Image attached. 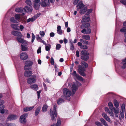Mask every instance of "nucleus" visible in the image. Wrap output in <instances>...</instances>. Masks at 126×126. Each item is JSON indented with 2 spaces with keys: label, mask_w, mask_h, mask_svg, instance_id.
I'll return each instance as SVG.
<instances>
[{
  "label": "nucleus",
  "mask_w": 126,
  "mask_h": 126,
  "mask_svg": "<svg viewBox=\"0 0 126 126\" xmlns=\"http://www.w3.org/2000/svg\"><path fill=\"white\" fill-rule=\"evenodd\" d=\"M16 39L18 42L23 44L21 45L22 51H26L28 50L29 48L27 46L28 44L27 41L20 37H17Z\"/></svg>",
  "instance_id": "nucleus-1"
},
{
  "label": "nucleus",
  "mask_w": 126,
  "mask_h": 126,
  "mask_svg": "<svg viewBox=\"0 0 126 126\" xmlns=\"http://www.w3.org/2000/svg\"><path fill=\"white\" fill-rule=\"evenodd\" d=\"M85 6L82 1H80L77 5V10L79 11L80 10L79 13L81 15L84 14L86 11L87 8Z\"/></svg>",
  "instance_id": "nucleus-2"
},
{
  "label": "nucleus",
  "mask_w": 126,
  "mask_h": 126,
  "mask_svg": "<svg viewBox=\"0 0 126 126\" xmlns=\"http://www.w3.org/2000/svg\"><path fill=\"white\" fill-rule=\"evenodd\" d=\"M57 107L56 105H54L53 107V111L51 109L50 110V113L51 120H54V116L56 117L57 116V114L56 111V108Z\"/></svg>",
  "instance_id": "nucleus-3"
},
{
  "label": "nucleus",
  "mask_w": 126,
  "mask_h": 126,
  "mask_svg": "<svg viewBox=\"0 0 126 126\" xmlns=\"http://www.w3.org/2000/svg\"><path fill=\"white\" fill-rule=\"evenodd\" d=\"M63 94L66 99L68 100L69 97L71 95L72 92L71 91L67 88H64L63 90Z\"/></svg>",
  "instance_id": "nucleus-4"
},
{
  "label": "nucleus",
  "mask_w": 126,
  "mask_h": 126,
  "mask_svg": "<svg viewBox=\"0 0 126 126\" xmlns=\"http://www.w3.org/2000/svg\"><path fill=\"white\" fill-rule=\"evenodd\" d=\"M125 105L123 104L121 106V109L120 111V116H119V119L121 120L122 118H124V112L125 111Z\"/></svg>",
  "instance_id": "nucleus-5"
},
{
  "label": "nucleus",
  "mask_w": 126,
  "mask_h": 126,
  "mask_svg": "<svg viewBox=\"0 0 126 126\" xmlns=\"http://www.w3.org/2000/svg\"><path fill=\"white\" fill-rule=\"evenodd\" d=\"M40 3L41 6L44 7L48 6L50 4L48 0H41L40 1Z\"/></svg>",
  "instance_id": "nucleus-6"
},
{
  "label": "nucleus",
  "mask_w": 126,
  "mask_h": 126,
  "mask_svg": "<svg viewBox=\"0 0 126 126\" xmlns=\"http://www.w3.org/2000/svg\"><path fill=\"white\" fill-rule=\"evenodd\" d=\"M28 114L27 113L25 114L21 115L19 119L20 122L22 123H24L26 122V118L28 116Z\"/></svg>",
  "instance_id": "nucleus-7"
},
{
  "label": "nucleus",
  "mask_w": 126,
  "mask_h": 126,
  "mask_svg": "<svg viewBox=\"0 0 126 126\" xmlns=\"http://www.w3.org/2000/svg\"><path fill=\"white\" fill-rule=\"evenodd\" d=\"M78 67L79 68L78 71L80 74L82 76H84L85 74L84 72L85 70V68L80 65H79Z\"/></svg>",
  "instance_id": "nucleus-8"
},
{
  "label": "nucleus",
  "mask_w": 126,
  "mask_h": 126,
  "mask_svg": "<svg viewBox=\"0 0 126 126\" xmlns=\"http://www.w3.org/2000/svg\"><path fill=\"white\" fill-rule=\"evenodd\" d=\"M17 118V116L16 115L10 114L9 115L7 118L6 120L7 121H11L14 120Z\"/></svg>",
  "instance_id": "nucleus-9"
},
{
  "label": "nucleus",
  "mask_w": 126,
  "mask_h": 126,
  "mask_svg": "<svg viewBox=\"0 0 126 126\" xmlns=\"http://www.w3.org/2000/svg\"><path fill=\"white\" fill-rule=\"evenodd\" d=\"M72 75L73 77L75 79L76 78L78 79L81 81L83 80V78L79 75L77 74L76 72L75 71H74Z\"/></svg>",
  "instance_id": "nucleus-10"
},
{
  "label": "nucleus",
  "mask_w": 126,
  "mask_h": 126,
  "mask_svg": "<svg viewBox=\"0 0 126 126\" xmlns=\"http://www.w3.org/2000/svg\"><path fill=\"white\" fill-rule=\"evenodd\" d=\"M36 76H32L27 79V82L29 84L34 83L36 82Z\"/></svg>",
  "instance_id": "nucleus-11"
},
{
  "label": "nucleus",
  "mask_w": 126,
  "mask_h": 126,
  "mask_svg": "<svg viewBox=\"0 0 126 126\" xmlns=\"http://www.w3.org/2000/svg\"><path fill=\"white\" fill-rule=\"evenodd\" d=\"M32 62L30 61L26 62L25 63V66L24 67V69L26 70L29 69V67L31 66L32 64Z\"/></svg>",
  "instance_id": "nucleus-12"
},
{
  "label": "nucleus",
  "mask_w": 126,
  "mask_h": 126,
  "mask_svg": "<svg viewBox=\"0 0 126 126\" xmlns=\"http://www.w3.org/2000/svg\"><path fill=\"white\" fill-rule=\"evenodd\" d=\"M28 55L26 52H22L20 54V58L22 60H26L28 58Z\"/></svg>",
  "instance_id": "nucleus-13"
},
{
  "label": "nucleus",
  "mask_w": 126,
  "mask_h": 126,
  "mask_svg": "<svg viewBox=\"0 0 126 126\" xmlns=\"http://www.w3.org/2000/svg\"><path fill=\"white\" fill-rule=\"evenodd\" d=\"M91 29L90 28H88L87 29H83L81 31V32L82 33L84 34H89L91 33Z\"/></svg>",
  "instance_id": "nucleus-14"
},
{
  "label": "nucleus",
  "mask_w": 126,
  "mask_h": 126,
  "mask_svg": "<svg viewBox=\"0 0 126 126\" xmlns=\"http://www.w3.org/2000/svg\"><path fill=\"white\" fill-rule=\"evenodd\" d=\"M12 34L16 36L22 37L23 36L22 34L20 32L16 31H13L12 32Z\"/></svg>",
  "instance_id": "nucleus-15"
},
{
  "label": "nucleus",
  "mask_w": 126,
  "mask_h": 126,
  "mask_svg": "<svg viewBox=\"0 0 126 126\" xmlns=\"http://www.w3.org/2000/svg\"><path fill=\"white\" fill-rule=\"evenodd\" d=\"M78 88V85L75 83H73L72 87V90L73 93H74Z\"/></svg>",
  "instance_id": "nucleus-16"
},
{
  "label": "nucleus",
  "mask_w": 126,
  "mask_h": 126,
  "mask_svg": "<svg viewBox=\"0 0 126 126\" xmlns=\"http://www.w3.org/2000/svg\"><path fill=\"white\" fill-rule=\"evenodd\" d=\"M34 8L36 10L38 9L39 8L40 6V3H39V0H34Z\"/></svg>",
  "instance_id": "nucleus-17"
},
{
  "label": "nucleus",
  "mask_w": 126,
  "mask_h": 126,
  "mask_svg": "<svg viewBox=\"0 0 126 126\" xmlns=\"http://www.w3.org/2000/svg\"><path fill=\"white\" fill-rule=\"evenodd\" d=\"M32 8L31 6L28 7L26 6L25 8H23V10L24 13L25 12H31L32 11Z\"/></svg>",
  "instance_id": "nucleus-18"
},
{
  "label": "nucleus",
  "mask_w": 126,
  "mask_h": 126,
  "mask_svg": "<svg viewBox=\"0 0 126 126\" xmlns=\"http://www.w3.org/2000/svg\"><path fill=\"white\" fill-rule=\"evenodd\" d=\"M105 110L107 113H108L110 114V116L112 117H113L114 113L113 111L110 110L111 111H110L109 110L108 108L107 107H106L105 108Z\"/></svg>",
  "instance_id": "nucleus-19"
},
{
  "label": "nucleus",
  "mask_w": 126,
  "mask_h": 126,
  "mask_svg": "<svg viewBox=\"0 0 126 126\" xmlns=\"http://www.w3.org/2000/svg\"><path fill=\"white\" fill-rule=\"evenodd\" d=\"M102 116L108 121L111 122V121L108 116L105 113H103L102 114Z\"/></svg>",
  "instance_id": "nucleus-20"
},
{
  "label": "nucleus",
  "mask_w": 126,
  "mask_h": 126,
  "mask_svg": "<svg viewBox=\"0 0 126 126\" xmlns=\"http://www.w3.org/2000/svg\"><path fill=\"white\" fill-rule=\"evenodd\" d=\"M102 116L108 121L111 122V121L108 116L105 113H103L102 114Z\"/></svg>",
  "instance_id": "nucleus-21"
},
{
  "label": "nucleus",
  "mask_w": 126,
  "mask_h": 126,
  "mask_svg": "<svg viewBox=\"0 0 126 126\" xmlns=\"http://www.w3.org/2000/svg\"><path fill=\"white\" fill-rule=\"evenodd\" d=\"M90 20V18L89 16L86 17L85 16H83L82 17V22L83 23L87 22L89 21Z\"/></svg>",
  "instance_id": "nucleus-22"
},
{
  "label": "nucleus",
  "mask_w": 126,
  "mask_h": 126,
  "mask_svg": "<svg viewBox=\"0 0 126 126\" xmlns=\"http://www.w3.org/2000/svg\"><path fill=\"white\" fill-rule=\"evenodd\" d=\"M62 30L61 29V26H59L57 27V33L59 34L62 35L63 33Z\"/></svg>",
  "instance_id": "nucleus-23"
},
{
  "label": "nucleus",
  "mask_w": 126,
  "mask_h": 126,
  "mask_svg": "<svg viewBox=\"0 0 126 126\" xmlns=\"http://www.w3.org/2000/svg\"><path fill=\"white\" fill-rule=\"evenodd\" d=\"M23 9V8H18L16 9L15 11L17 12H20L22 13L23 15H24L25 14L24 13Z\"/></svg>",
  "instance_id": "nucleus-24"
},
{
  "label": "nucleus",
  "mask_w": 126,
  "mask_h": 126,
  "mask_svg": "<svg viewBox=\"0 0 126 126\" xmlns=\"http://www.w3.org/2000/svg\"><path fill=\"white\" fill-rule=\"evenodd\" d=\"M32 74V72L30 71H28L25 72L24 75L26 77H28L31 76Z\"/></svg>",
  "instance_id": "nucleus-25"
},
{
  "label": "nucleus",
  "mask_w": 126,
  "mask_h": 126,
  "mask_svg": "<svg viewBox=\"0 0 126 126\" xmlns=\"http://www.w3.org/2000/svg\"><path fill=\"white\" fill-rule=\"evenodd\" d=\"M34 107V106H33L30 107H26L23 109V110L25 112H27L32 110Z\"/></svg>",
  "instance_id": "nucleus-26"
},
{
  "label": "nucleus",
  "mask_w": 126,
  "mask_h": 126,
  "mask_svg": "<svg viewBox=\"0 0 126 126\" xmlns=\"http://www.w3.org/2000/svg\"><path fill=\"white\" fill-rule=\"evenodd\" d=\"M82 38L83 39L86 40H89L90 39V37L89 35H83L82 36Z\"/></svg>",
  "instance_id": "nucleus-27"
},
{
  "label": "nucleus",
  "mask_w": 126,
  "mask_h": 126,
  "mask_svg": "<svg viewBox=\"0 0 126 126\" xmlns=\"http://www.w3.org/2000/svg\"><path fill=\"white\" fill-rule=\"evenodd\" d=\"M113 110L114 111V113L116 117L117 118L118 117V114L120 112V110L119 109H115L114 108Z\"/></svg>",
  "instance_id": "nucleus-28"
},
{
  "label": "nucleus",
  "mask_w": 126,
  "mask_h": 126,
  "mask_svg": "<svg viewBox=\"0 0 126 126\" xmlns=\"http://www.w3.org/2000/svg\"><path fill=\"white\" fill-rule=\"evenodd\" d=\"M89 55H82L81 57V59L84 61H87L89 59Z\"/></svg>",
  "instance_id": "nucleus-29"
},
{
  "label": "nucleus",
  "mask_w": 126,
  "mask_h": 126,
  "mask_svg": "<svg viewBox=\"0 0 126 126\" xmlns=\"http://www.w3.org/2000/svg\"><path fill=\"white\" fill-rule=\"evenodd\" d=\"M108 106L110 110L113 111L114 108L113 106L112 103L111 102H109L108 103Z\"/></svg>",
  "instance_id": "nucleus-30"
},
{
  "label": "nucleus",
  "mask_w": 126,
  "mask_h": 126,
  "mask_svg": "<svg viewBox=\"0 0 126 126\" xmlns=\"http://www.w3.org/2000/svg\"><path fill=\"white\" fill-rule=\"evenodd\" d=\"M121 67L123 69H125L126 68V61L124 60L122 61V62L121 63Z\"/></svg>",
  "instance_id": "nucleus-31"
},
{
  "label": "nucleus",
  "mask_w": 126,
  "mask_h": 126,
  "mask_svg": "<svg viewBox=\"0 0 126 126\" xmlns=\"http://www.w3.org/2000/svg\"><path fill=\"white\" fill-rule=\"evenodd\" d=\"M41 109V107H38L35 110V116L37 115L40 112V110Z\"/></svg>",
  "instance_id": "nucleus-32"
},
{
  "label": "nucleus",
  "mask_w": 126,
  "mask_h": 126,
  "mask_svg": "<svg viewBox=\"0 0 126 126\" xmlns=\"http://www.w3.org/2000/svg\"><path fill=\"white\" fill-rule=\"evenodd\" d=\"M30 87L33 90H37L38 89V86L36 84L31 85H30Z\"/></svg>",
  "instance_id": "nucleus-33"
},
{
  "label": "nucleus",
  "mask_w": 126,
  "mask_h": 126,
  "mask_svg": "<svg viewBox=\"0 0 126 126\" xmlns=\"http://www.w3.org/2000/svg\"><path fill=\"white\" fill-rule=\"evenodd\" d=\"M11 27L12 28L16 30L18 29L19 26L17 25L14 24H12L11 25Z\"/></svg>",
  "instance_id": "nucleus-34"
},
{
  "label": "nucleus",
  "mask_w": 126,
  "mask_h": 126,
  "mask_svg": "<svg viewBox=\"0 0 126 126\" xmlns=\"http://www.w3.org/2000/svg\"><path fill=\"white\" fill-rule=\"evenodd\" d=\"M51 47V45L49 44H47V45H46V50L47 51H49L50 50Z\"/></svg>",
  "instance_id": "nucleus-35"
},
{
  "label": "nucleus",
  "mask_w": 126,
  "mask_h": 126,
  "mask_svg": "<svg viewBox=\"0 0 126 126\" xmlns=\"http://www.w3.org/2000/svg\"><path fill=\"white\" fill-rule=\"evenodd\" d=\"M80 41L83 44H88V41L86 40H84L83 39H80Z\"/></svg>",
  "instance_id": "nucleus-36"
},
{
  "label": "nucleus",
  "mask_w": 126,
  "mask_h": 126,
  "mask_svg": "<svg viewBox=\"0 0 126 126\" xmlns=\"http://www.w3.org/2000/svg\"><path fill=\"white\" fill-rule=\"evenodd\" d=\"M114 106L116 108H117L119 106V104L118 102H117L116 100H114Z\"/></svg>",
  "instance_id": "nucleus-37"
},
{
  "label": "nucleus",
  "mask_w": 126,
  "mask_h": 126,
  "mask_svg": "<svg viewBox=\"0 0 126 126\" xmlns=\"http://www.w3.org/2000/svg\"><path fill=\"white\" fill-rule=\"evenodd\" d=\"M36 18L35 16H34L32 18H29L27 20V22H29L30 21H33L36 19Z\"/></svg>",
  "instance_id": "nucleus-38"
},
{
  "label": "nucleus",
  "mask_w": 126,
  "mask_h": 126,
  "mask_svg": "<svg viewBox=\"0 0 126 126\" xmlns=\"http://www.w3.org/2000/svg\"><path fill=\"white\" fill-rule=\"evenodd\" d=\"M81 64L86 68H87L88 67V64L84 61L82 62L81 63Z\"/></svg>",
  "instance_id": "nucleus-39"
},
{
  "label": "nucleus",
  "mask_w": 126,
  "mask_h": 126,
  "mask_svg": "<svg viewBox=\"0 0 126 126\" xmlns=\"http://www.w3.org/2000/svg\"><path fill=\"white\" fill-rule=\"evenodd\" d=\"M47 106L46 105H44L43 106L42 109V110L43 112H45L47 111Z\"/></svg>",
  "instance_id": "nucleus-40"
},
{
  "label": "nucleus",
  "mask_w": 126,
  "mask_h": 126,
  "mask_svg": "<svg viewBox=\"0 0 126 126\" xmlns=\"http://www.w3.org/2000/svg\"><path fill=\"white\" fill-rule=\"evenodd\" d=\"M81 53L82 55H89V53L86 50H82L81 51Z\"/></svg>",
  "instance_id": "nucleus-41"
},
{
  "label": "nucleus",
  "mask_w": 126,
  "mask_h": 126,
  "mask_svg": "<svg viewBox=\"0 0 126 126\" xmlns=\"http://www.w3.org/2000/svg\"><path fill=\"white\" fill-rule=\"evenodd\" d=\"M64 101L62 99L60 98L58 99L57 101V103L59 105L62 103Z\"/></svg>",
  "instance_id": "nucleus-42"
},
{
  "label": "nucleus",
  "mask_w": 126,
  "mask_h": 126,
  "mask_svg": "<svg viewBox=\"0 0 126 126\" xmlns=\"http://www.w3.org/2000/svg\"><path fill=\"white\" fill-rule=\"evenodd\" d=\"M120 31L121 32L125 33V34L126 33V27H123L120 29Z\"/></svg>",
  "instance_id": "nucleus-43"
},
{
  "label": "nucleus",
  "mask_w": 126,
  "mask_h": 126,
  "mask_svg": "<svg viewBox=\"0 0 126 126\" xmlns=\"http://www.w3.org/2000/svg\"><path fill=\"white\" fill-rule=\"evenodd\" d=\"M6 125L7 126H16V125L14 123H6Z\"/></svg>",
  "instance_id": "nucleus-44"
},
{
  "label": "nucleus",
  "mask_w": 126,
  "mask_h": 126,
  "mask_svg": "<svg viewBox=\"0 0 126 126\" xmlns=\"http://www.w3.org/2000/svg\"><path fill=\"white\" fill-rule=\"evenodd\" d=\"M10 21L14 23H17V21L14 18V17H11L10 19Z\"/></svg>",
  "instance_id": "nucleus-45"
},
{
  "label": "nucleus",
  "mask_w": 126,
  "mask_h": 126,
  "mask_svg": "<svg viewBox=\"0 0 126 126\" xmlns=\"http://www.w3.org/2000/svg\"><path fill=\"white\" fill-rule=\"evenodd\" d=\"M92 11V9H89L87 10V9H86V14L88 15L91 13Z\"/></svg>",
  "instance_id": "nucleus-46"
},
{
  "label": "nucleus",
  "mask_w": 126,
  "mask_h": 126,
  "mask_svg": "<svg viewBox=\"0 0 126 126\" xmlns=\"http://www.w3.org/2000/svg\"><path fill=\"white\" fill-rule=\"evenodd\" d=\"M15 19L16 20L19 19L20 18V14H16L15 16Z\"/></svg>",
  "instance_id": "nucleus-47"
},
{
  "label": "nucleus",
  "mask_w": 126,
  "mask_h": 126,
  "mask_svg": "<svg viewBox=\"0 0 126 126\" xmlns=\"http://www.w3.org/2000/svg\"><path fill=\"white\" fill-rule=\"evenodd\" d=\"M61 121L60 118L58 119L56 125L57 126L60 125L61 124Z\"/></svg>",
  "instance_id": "nucleus-48"
},
{
  "label": "nucleus",
  "mask_w": 126,
  "mask_h": 126,
  "mask_svg": "<svg viewBox=\"0 0 126 126\" xmlns=\"http://www.w3.org/2000/svg\"><path fill=\"white\" fill-rule=\"evenodd\" d=\"M4 106L3 105L2 106V108L0 109V112L1 113H4L5 112L4 110L2 109L4 108Z\"/></svg>",
  "instance_id": "nucleus-49"
},
{
  "label": "nucleus",
  "mask_w": 126,
  "mask_h": 126,
  "mask_svg": "<svg viewBox=\"0 0 126 126\" xmlns=\"http://www.w3.org/2000/svg\"><path fill=\"white\" fill-rule=\"evenodd\" d=\"M26 3L27 5H29L30 6H31L32 5L31 2L30 0H27L26 1Z\"/></svg>",
  "instance_id": "nucleus-50"
},
{
  "label": "nucleus",
  "mask_w": 126,
  "mask_h": 126,
  "mask_svg": "<svg viewBox=\"0 0 126 126\" xmlns=\"http://www.w3.org/2000/svg\"><path fill=\"white\" fill-rule=\"evenodd\" d=\"M80 48L81 49H86L88 47L85 45H83L80 47Z\"/></svg>",
  "instance_id": "nucleus-51"
},
{
  "label": "nucleus",
  "mask_w": 126,
  "mask_h": 126,
  "mask_svg": "<svg viewBox=\"0 0 126 126\" xmlns=\"http://www.w3.org/2000/svg\"><path fill=\"white\" fill-rule=\"evenodd\" d=\"M40 35L42 37L44 36L45 35V33L43 31H40L39 32Z\"/></svg>",
  "instance_id": "nucleus-52"
},
{
  "label": "nucleus",
  "mask_w": 126,
  "mask_h": 126,
  "mask_svg": "<svg viewBox=\"0 0 126 126\" xmlns=\"http://www.w3.org/2000/svg\"><path fill=\"white\" fill-rule=\"evenodd\" d=\"M61 45L59 44H57L56 45V49L57 50H59L61 48Z\"/></svg>",
  "instance_id": "nucleus-53"
},
{
  "label": "nucleus",
  "mask_w": 126,
  "mask_h": 126,
  "mask_svg": "<svg viewBox=\"0 0 126 126\" xmlns=\"http://www.w3.org/2000/svg\"><path fill=\"white\" fill-rule=\"evenodd\" d=\"M120 2L123 4L126 5V0H121Z\"/></svg>",
  "instance_id": "nucleus-54"
},
{
  "label": "nucleus",
  "mask_w": 126,
  "mask_h": 126,
  "mask_svg": "<svg viewBox=\"0 0 126 126\" xmlns=\"http://www.w3.org/2000/svg\"><path fill=\"white\" fill-rule=\"evenodd\" d=\"M95 124L98 126H102V125L100 122L98 121L95 122Z\"/></svg>",
  "instance_id": "nucleus-55"
},
{
  "label": "nucleus",
  "mask_w": 126,
  "mask_h": 126,
  "mask_svg": "<svg viewBox=\"0 0 126 126\" xmlns=\"http://www.w3.org/2000/svg\"><path fill=\"white\" fill-rule=\"evenodd\" d=\"M35 35L33 33H32V42L33 43L34 41V40L35 39Z\"/></svg>",
  "instance_id": "nucleus-56"
},
{
  "label": "nucleus",
  "mask_w": 126,
  "mask_h": 126,
  "mask_svg": "<svg viewBox=\"0 0 126 126\" xmlns=\"http://www.w3.org/2000/svg\"><path fill=\"white\" fill-rule=\"evenodd\" d=\"M54 66L55 68V69L56 72H58L59 71V69L57 67L56 65V64H54Z\"/></svg>",
  "instance_id": "nucleus-57"
},
{
  "label": "nucleus",
  "mask_w": 126,
  "mask_h": 126,
  "mask_svg": "<svg viewBox=\"0 0 126 126\" xmlns=\"http://www.w3.org/2000/svg\"><path fill=\"white\" fill-rule=\"evenodd\" d=\"M50 63L52 65H54V60L53 59V58L52 57H51V60L50 61Z\"/></svg>",
  "instance_id": "nucleus-58"
},
{
  "label": "nucleus",
  "mask_w": 126,
  "mask_h": 126,
  "mask_svg": "<svg viewBox=\"0 0 126 126\" xmlns=\"http://www.w3.org/2000/svg\"><path fill=\"white\" fill-rule=\"evenodd\" d=\"M85 28H87L89 27L90 26V24L89 23H87L84 25Z\"/></svg>",
  "instance_id": "nucleus-59"
},
{
  "label": "nucleus",
  "mask_w": 126,
  "mask_h": 126,
  "mask_svg": "<svg viewBox=\"0 0 126 126\" xmlns=\"http://www.w3.org/2000/svg\"><path fill=\"white\" fill-rule=\"evenodd\" d=\"M41 52V47H40L37 50V52L38 54L40 53Z\"/></svg>",
  "instance_id": "nucleus-60"
},
{
  "label": "nucleus",
  "mask_w": 126,
  "mask_h": 126,
  "mask_svg": "<svg viewBox=\"0 0 126 126\" xmlns=\"http://www.w3.org/2000/svg\"><path fill=\"white\" fill-rule=\"evenodd\" d=\"M70 49L72 50H73L74 49V47L73 44L70 45Z\"/></svg>",
  "instance_id": "nucleus-61"
},
{
  "label": "nucleus",
  "mask_w": 126,
  "mask_h": 126,
  "mask_svg": "<svg viewBox=\"0 0 126 126\" xmlns=\"http://www.w3.org/2000/svg\"><path fill=\"white\" fill-rule=\"evenodd\" d=\"M100 121H101L102 124L103 123L106 121L103 118H101L100 119Z\"/></svg>",
  "instance_id": "nucleus-62"
},
{
  "label": "nucleus",
  "mask_w": 126,
  "mask_h": 126,
  "mask_svg": "<svg viewBox=\"0 0 126 126\" xmlns=\"http://www.w3.org/2000/svg\"><path fill=\"white\" fill-rule=\"evenodd\" d=\"M4 101L2 100H0V106H1V105H2L4 104Z\"/></svg>",
  "instance_id": "nucleus-63"
},
{
  "label": "nucleus",
  "mask_w": 126,
  "mask_h": 126,
  "mask_svg": "<svg viewBox=\"0 0 126 126\" xmlns=\"http://www.w3.org/2000/svg\"><path fill=\"white\" fill-rule=\"evenodd\" d=\"M36 39L38 41H39L40 40V38L39 35H36Z\"/></svg>",
  "instance_id": "nucleus-64"
}]
</instances>
